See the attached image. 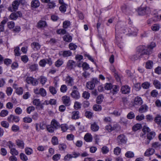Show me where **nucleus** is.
Returning a JSON list of instances; mask_svg holds the SVG:
<instances>
[{"instance_id": "nucleus-44", "label": "nucleus", "mask_w": 161, "mask_h": 161, "mask_svg": "<svg viewBox=\"0 0 161 161\" xmlns=\"http://www.w3.org/2000/svg\"><path fill=\"white\" fill-rule=\"evenodd\" d=\"M153 63L151 61H148L146 63V67L147 69H151L152 68Z\"/></svg>"}, {"instance_id": "nucleus-26", "label": "nucleus", "mask_w": 161, "mask_h": 161, "mask_svg": "<svg viewBox=\"0 0 161 161\" xmlns=\"http://www.w3.org/2000/svg\"><path fill=\"white\" fill-rule=\"evenodd\" d=\"M145 47V49L147 50V51H151L150 53H149L150 54L152 53V50H151L153 49V48L155 47L156 44L155 42H152L151 43V44L148 46L147 47H146L145 46H144Z\"/></svg>"}, {"instance_id": "nucleus-46", "label": "nucleus", "mask_w": 161, "mask_h": 161, "mask_svg": "<svg viewBox=\"0 0 161 161\" xmlns=\"http://www.w3.org/2000/svg\"><path fill=\"white\" fill-rule=\"evenodd\" d=\"M121 152V149L119 147H116L114 149V153L117 155H119Z\"/></svg>"}, {"instance_id": "nucleus-43", "label": "nucleus", "mask_w": 161, "mask_h": 161, "mask_svg": "<svg viewBox=\"0 0 161 161\" xmlns=\"http://www.w3.org/2000/svg\"><path fill=\"white\" fill-rule=\"evenodd\" d=\"M10 153L12 155H18L19 154L18 151L15 148L11 149L10 150Z\"/></svg>"}, {"instance_id": "nucleus-48", "label": "nucleus", "mask_w": 161, "mask_h": 161, "mask_svg": "<svg viewBox=\"0 0 161 161\" xmlns=\"http://www.w3.org/2000/svg\"><path fill=\"white\" fill-rule=\"evenodd\" d=\"M47 6H48V8L50 9H53L56 6L55 3L53 1L49 2L48 3Z\"/></svg>"}, {"instance_id": "nucleus-41", "label": "nucleus", "mask_w": 161, "mask_h": 161, "mask_svg": "<svg viewBox=\"0 0 161 161\" xmlns=\"http://www.w3.org/2000/svg\"><path fill=\"white\" fill-rule=\"evenodd\" d=\"M49 92L53 95H54L56 94L57 91L56 88L53 86H50L49 88Z\"/></svg>"}, {"instance_id": "nucleus-40", "label": "nucleus", "mask_w": 161, "mask_h": 161, "mask_svg": "<svg viewBox=\"0 0 161 161\" xmlns=\"http://www.w3.org/2000/svg\"><path fill=\"white\" fill-rule=\"evenodd\" d=\"M150 86V83L148 82H145L142 83V87L145 89H148Z\"/></svg>"}, {"instance_id": "nucleus-36", "label": "nucleus", "mask_w": 161, "mask_h": 161, "mask_svg": "<svg viewBox=\"0 0 161 161\" xmlns=\"http://www.w3.org/2000/svg\"><path fill=\"white\" fill-rule=\"evenodd\" d=\"M155 135V133L154 132H151L147 134V139L151 140L154 137Z\"/></svg>"}, {"instance_id": "nucleus-20", "label": "nucleus", "mask_w": 161, "mask_h": 161, "mask_svg": "<svg viewBox=\"0 0 161 161\" xmlns=\"http://www.w3.org/2000/svg\"><path fill=\"white\" fill-rule=\"evenodd\" d=\"M51 125L55 129H58L60 127L59 123L54 119L52 120L51 122Z\"/></svg>"}, {"instance_id": "nucleus-54", "label": "nucleus", "mask_w": 161, "mask_h": 161, "mask_svg": "<svg viewBox=\"0 0 161 161\" xmlns=\"http://www.w3.org/2000/svg\"><path fill=\"white\" fill-rule=\"evenodd\" d=\"M69 48L71 50H75L77 48V46L75 44H74L73 43H71L69 44Z\"/></svg>"}, {"instance_id": "nucleus-27", "label": "nucleus", "mask_w": 161, "mask_h": 161, "mask_svg": "<svg viewBox=\"0 0 161 161\" xmlns=\"http://www.w3.org/2000/svg\"><path fill=\"white\" fill-rule=\"evenodd\" d=\"M119 89V88L118 86L113 85L112 88V90L111 92L113 95L116 94L118 92Z\"/></svg>"}, {"instance_id": "nucleus-9", "label": "nucleus", "mask_w": 161, "mask_h": 161, "mask_svg": "<svg viewBox=\"0 0 161 161\" xmlns=\"http://www.w3.org/2000/svg\"><path fill=\"white\" fill-rule=\"evenodd\" d=\"M22 16L21 12L20 11H18L12 13L9 16V18L12 20H15L18 17H21Z\"/></svg>"}, {"instance_id": "nucleus-7", "label": "nucleus", "mask_w": 161, "mask_h": 161, "mask_svg": "<svg viewBox=\"0 0 161 161\" xmlns=\"http://www.w3.org/2000/svg\"><path fill=\"white\" fill-rule=\"evenodd\" d=\"M12 7L8 8V10L11 12L15 11L18 9L19 5L17 0H15L12 3Z\"/></svg>"}, {"instance_id": "nucleus-19", "label": "nucleus", "mask_w": 161, "mask_h": 161, "mask_svg": "<svg viewBox=\"0 0 161 161\" xmlns=\"http://www.w3.org/2000/svg\"><path fill=\"white\" fill-rule=\"evenodd\" d=\"M79 112L78 111H75L72 112L71 119H78L80 118Z\"/></svg>"}, {"instance_id": "nucleus-18", "label": "nucleus", "mask_w": 161, "mask_h": 161, "mask_svg": "<svg viewBox=\"0 0 161 161\" xmlns=\"http://www.w3.org/2000/svg\"><path fill=\"white\" fill-rule=\"evenodd\" d=\"M84 139L87 142H91L92 140V136L91 134L86 133L84 136Z\"/></svg>"}, {"instance_id": "nucleus-23", "label": "nucleus", "mask_w": 161, "mask_h": 161, "mask_svg": "<svg viewBox=\"0 0 161 161\" xmlns=\"http://www.w3.org/2000/svg\"><path fill=\"white\" fill-rule=\"evenodd\" d=\"M47 26V24L45 21L40 20L37 24V27L38 28H42Z\"/></svg>"}, {"instance_id": "nucleus-49", "label": "nucleus", "mask_w": 161, "mask_h": 161, "mask_svg": "<svg viewBox=\"0 0 161 161\" xmlns=\"http://www.w3.org/2000/svg\"><path fill=\"white\" fill-rule=\"evenodd\" d=\"M67 146L64 143L60 144L58 145L59 149L61 151H64L66 149Z\"/></svg>"}, {"instance_id": "nucleus-1", "label": "nucleus", "mask_w": 161, "mask_h": 161, "mask_svg": "<svg viewBox=\"0 0 161 161\" xmlns=\"http://www.w3.org/2000/svg\"><path fill=\"white\" fill-rule=\"evenodd\" d=\"M145 48L144 46H139L137 47L136 54L131 57V59L133 60H136L141 58L144 55L149 54L151 51H147Z\"/></svg>"}, {"instance_id": "nucleus-51", "label": "nucleus", "mask_w": 161, "mask_h": 161, "mask_svg": "<svg viewBox=\"0 0 161 161\" xmlns=\"http://www.w3.org/2000/svg\"><path fill=\"white\" fill-rule=\"evenodd\" d=\"M93 109L95 111H100L102 110V107L100 105L96 104L93 106Z\"/></svg>"}, {"instance_id": "nucleus-15", "label": "nucleus", "mask_w": 161, "mask_h": 161, "mask_svg": "<svg viewBox=\"0 0 161 161\" xmlns=\"http://www.w3.org/2000/svg\"><path fill=\"white\" fill-rule=\"evenodd\" d=\"M155 150L153 148H149L147 149L144 153V155L146 156H149L154 154Z\"/></svg>"}, {"instance_id": "nucleus-52", "label": "nucleus", "mask_w": 161, "mask_h": 161, "mask_svg": "<svg viewBox=\"0 0 161 161\" xmlns=\"http://www.w3.org/2000/svg\"><path fill=\"white\" fill-rule=\"evenodd\" d=\"M38 67L37 64H34L31 65L29 67V69L31 71H34L37 70Z\"/></svg>"}, {"instance_id": "nucleus-14", "label": "nucleus", "mask_w": 161, "mask_h": 161, "mask_svg": "<svg viewBox=\"0 0 161 161\" xmlns=\"http://www.w3.org/2000/svg\"><path fill=\"white\" fill-rule=\"evenodd\" d=\"M121 91L123 94H126L130 93V87L127 85H125L122 87Z\"/></svg>"}, {"instance_id": "nucleus-32", "label": "nucleus", "mask_w": 161, "mask_h": 161, "mask_svg": "<svg viewBox=\"0 0 161 161\" xmlns=\"http://www.w3.org/2000/svg\"><path fill=\"white\" fill-rule=\"evenodd\" d=\"M51 142L53 145H56L58 144V138L56 136H53L51 139Z\"/></svg>"}, {"instance_id": "nucleus-64", "label": "nucleus", "mask_w": 161, "mask_h": 161, "mask_svg": "<svg viewBox=\"0 0 161 161\" xmlns=\"http://www.w3.org/2000/svg\"><path fill=\"white\" fill-rule=\"evenodd\" d=\"M67 90V86L65 85H62L60 88V91L61 92L65 93Z\"/></svg>"}, {"instance_id": "nucleus-5", "label": "nucleus", "mask_w": 161, "mask_h": 161, "mask_svg": "<svg viewBox=\"0 0 161 161\" xmlns=\"http://www.w3.org/2000/svg\"><path fill=\"white\" fill-rule=\"evenodd\" d=\"M26 81L28 84H32L33 86H36L38 84L37 80L31 77H27Z\"/></svg>"}, {"instance_id": "nucleus-8", "label": "nucleus", "mask_w": 161, "mask_h": 161, "mask_svg": "<svg viewBox=\"0 0 161 161\" xmlns=\"http://www.w3.org/2000/svg\"><path fill=\"white\" fill-rule=\"evenodd\" d=\"M20 120L19 117L17 116L11 114L7 118L8 121L9 122H18Z\"/></svg>"}, {"instance_id": "nucleus-59", "label": "nucleus", "mask_w": 161, "mask_h": 161, "mask_svg": "<svg viewBox=\"0 0 161 161\" xmlns=\"http://www.w3.org/2000/svg\"><path fill=\"white\" fill-rule=\"evenodd\" d=\"M90 96V93L87 92H84L82 95V97L85 99H89Z\"/></svg>"}, {"instance_id": "nucleus-62", "label": "nucleus", "mask_w": 161, "mask_h": 161, "mask_svg": "<svg viewBox=\"0 0 161 161\" xmlns=\"http://www.w3.org/2000/svg\"><path fill=\"white\" fill-rule=\"evenodd\" d=\"M19 50V47H17L15 48L14 49V52L15 56H19L20 55L21 53H20Z\"/></svg>"}, {"instance_id": "nucleus-12", "label": "nucleus", "mask_w": 161, "mask_h": 161, "mask_svg": "<svg viewBox=\"0 0 161 161\" xmlns=\"http://www.w3.org/2000/svg\"><path fill=\"white\" fill-rule=\"evenodd\" d=\"M149 9V8L147 7L142 8L139 10V14L140 15L147 14L150 12Z\"/></svg>"}, {"instance_id": "nucleus-30", "label": "nucleus", "mask_w": 161, "mask_h": 161, "mask_svg": "<svg viewBox=\"0 0 161 161\" xmlns=\"http://www.w3.org/2000/svg\"><path fill=\"white\" fill-rule=\"evenodd\" d=\"M153 84L155 87L158 89H160L161 87V84L159 81L157 80H154Z\"/></svg>"}, {"instance_id": "nucleus-55", "label": "nucleus", "mask_w": 161, "mask_h": 161, "mask_svg": "<svg viewBox=\"0 0 161 161\" xmlns=\"http://www.w3.org/2000/svg\"><path fill=\"white\" fill-rule=\"evenodd\" d=\"M159 25L158 24H155L151 27L152 29L154 31H158L159 30Z\"/></svg>"}, {"instance_id": "nucleus-39", "label": "nucleus", "mask_w": 161, "mask_h": 161, "mask_svg": "<svg viewBox=\"0 0 161 161\" xmlns=\"http://www.w3.org/2000/svg\"><path fill=\"white\" fill-rule=\"evenodd\" d=\"M155 122L158 124H159L161 123V116L158 114L154 119Z\"/></svg>"}, {"instance_id": "nucleus-24", "label": "nucleus", "mask_w": 161, "mask_h": 161, "mask_svg": "<svg viewBox=\"0 0 161 161\" xmlns=\"http://www.w3.org/2000/svg\"><path fill=\"white\" fill-rule=\"evenodd\" d=\"M40 2L38 0H33L31 2V5L32 7L36 8L40 6Z\"/></svg>"}, {"instance_id": "nucleus-53", "label": "nucleus", "mask_w": 161, "mask_h": 161, "mask_svg": "<svg viewBox=\"0 0 161 161\" xmlns=\"http://www.w3.org/2000/svg\"><path fill=\"white\" fill-rule=\"evenodd\" d=\"M8 112L6 110H3L0 113V116L2 117H4L8 115Z\"/></svg>"}, {"instance_id": "nucleus-3", "label": "nucleus", "mask_w": 161, "mask_h": 161, "mask_svg": "<svg viewBox=\"0 0 161 161\" xmlns=\"http://www.w3.org/2000/svg\"><path fill=\"white\" fill-rule=\"evenodd\" d=\"M47 64H48L49 66H51L52 65L53 62L51 58H47L41 59L39 62V65L42 67H45Z\"/></svg>"}, {"instance_id": "nucleus-13", "label": "nucleus", "mask_w": 161, "mask_h": 161, "mask_svg": "<svg viewBox=\"0 0 161 161\" xmlns=\"http://www.w3.org/2000/svg\"><path fill=\"white\" fill-rule=\"evenodd\" d=\"M70 96L75 99H78L80 97V93L77 90H72V92L70 93Z\"/></svg>"}, {"instance_id": "nucleus-38", "label": "nucleus", "mask_w": 161, "mask_h": 161, "mask_svg": "<svg viewBox=\"0 0 161 161\" xmlns=\"http://www.w3.org/2000/svg\"><path fill=\"white\" fill-rule=\"evenodd\" d=\"M39 94L42 97H45L47 95L46 91L43 88H41L40 89Z\"/></svg>"}, {"instance_id": "nucleus-6", "label": "nucleus", "mask_w": 161, "mask_h": 161, "mask_svg": "<svg viewBox=\"0 0 161 161\" xmlns=\"http://www.w3.org/2000/svg\"><path fill=\"white\" fill-rule=\"evenodd\" d=\"M80 156V153H78L74 152L71 154H67L64 157V160L67 161L72 158H76Z\"/></svg>"}, {"instance_id": "nucleus-28", "label": "nucleus", "mask_w": 161, "mask_h": 161, "mask_svg": "<svg viewBox=\"0 0 161 161\" xmlns=\"http://www.w3.org/2000/svg\"><path fill=\"white\" fill-rule=\"evenodd\" d=\"M152 147L153 149H159L161 147V144L158 142H155L152 144Z\"/></svg>"}, {"instance_id": "nucleus-56", "label": "nucleus", "mask_w": 161, "mask_h": 161, "mask_svg": "<svg viewBox=\"0 0 161 161\" xmlns=\"http://www.w3.org/2000/svg\"><path fill=\"white\" fill-rule=\"evenodd\" d=\"M13 90L12 88L10 87H8L7 88L6 92L8 96H10L11 95L13 92Z\"/></svg>"}, {"instance_id": "nucleus-57", "label": "nucleus", "mask_w": 161, "mask_h": 161, "mask_svg": "<svg viewBox=\"0 0 161 161\" xmlns=\"http://www.w3.org/2000/svg\"><path fill=\"white\" fill-rule=\"evenodd\" d=\"M66 31L64 29H58L56 30V32L58 34L64 35L66 33Z\"/></svg>"}, {"instance_id": "nucleus-16", "label": "nucleus", "mask_w": 161, "mask_h": 161, "mask_svg": "<svg viewBox=\"0 0 161 161\" xmlns=\"http://www.w3.org/2000/svg\"><path fill=\"white\" fill-rule=\"evenodd\" d=\"M16 143L19 148L23 149L24 148L25 143L23 140L17 139L16 141Z\"/></svg>"}, {"instance_id": "nucleus-17", "label": "nucleus", "mask_w": 161, "mask_h": 161, "mask_svg": "<svg viewBox=\"0 0 161 161\" xmlns=\"http://www.w3.org/2000/svg\"><path fill=\"white\" fill-rule=\"evenodd\" d=\"M143 103L142 100V98L139 97H136L134 101V105H140Z\"/></svg>"}, {"instance_id": "nucleus-2", "label": "nucleus", "mask_w": 161, "mask_h": 161, "mask_svg": "<svg viewBox=\"0 0 161 161\" xmlns=\"http://www.w3.org/2000/svg\"><path fill=\"white\" fill-rule=\"evenodd\" d=\"M100 84V82L97 78H93L92 80L86 83L87 88L89 90H93L95 85Z\"/></svg>"}, {"instance_id": "nucleus-4", "label": "nucleus", "mask_w": 161, "mask_h": 161, "mask_svg": "<svg viewBox=\"0 0 161 161\" xmlns=\"http://www.w3.org/2000/svg\"><path fill=\"white\" fill-rule=\"evenodd\" d=\"M127 139L125 136L123 134L119 135L117 138L116 141L119 145L125 144L126 143Z\"/></svg>"}, {"instance_id": "nucleus-50", "label": "nucleus", "mask_w": 161, "mask_h": 161, "mask_svg": "<svg viewBox=\"0 0 161 161\" xmlns=\"http://www.w3.org/2000/svg\"><path fill=\"white\" fill-rule=\"evenodd\" d=\"M19 156L20 159L22 161H26L28 159L27 157L24 153H21L19 155Z\"/></svg>"}, {"instance_id": "nucleus-47", "label": "nucleus", "mask_w": 161, "mask_h": 161, "mask_svg": "<svg viewBox=\"0 0 161 161\" xmlns=\"http://www.w3.org/2000/svg\"><path fill=\"white\" fill-rule=\"evenodd\" d=\"M134 153L131 151H127L125 154V157L127 158H132L134 156Z\"/></svg>"}, {"instance_id": "nucleus-11", "label": "nucleus", "mask_w": 161, "mask_h": 161, "mask_svg": "<svg viewBox=\"0 0 161 161\" xmlns=\"http://www.w3.org/2000/svg\"><path fill=\"white\" fill-rule=\"evenodd\" d=\"M65 82L68 86H71L74 84V79L69 75H68L65 79Z\"/></svg>"}, {"instance_id": "nucleus-29", "label": "nucleus", "mask_w": 161, "mask_h": 161, "mask_svg": "<svg viewBox=\"0 0 161 161\" xmlns=\"http://www.w3.org/2000/svg\"><path fill=\"white\" fill-rule=\"evenodd\" d=\"M75 64V62L71 60H69L67 63V67L70 69H71L73 68Z\"/></svg>"}, {"instance_id": "nucleus-63", "label": "nucleus", "mask_w": 161, "mask_h": 161, "mask_svg": "<svg viewBox=\"0 0 161 161\" xmlns=\"http://www.w3.org/2000/svg\"><path fill=\"white\" fill-rule=\"evenodd\" d=\"M82 66L84 70H88L90 68L89 65L86 62L83 63L82 65Z\"/></svg>"}, {"instance_id": "nucleus-25", "label": "nucleus", "mask_w": 161, "mask_h": 161, "mask_svg": "<svg viewBox=\"0 0 161 161\" xmlns=\"http://www.w3.org/2000/svg\"><path fill=\"white\" fill-rule=\"evenodd\" d=\"M31 46L34 50L35 51L39 50L41 47V45L39 43L35 42L31 44Z\"/></svg>"}, {"instance_id": "nucleus-42", "label": "nucleus", "mask_w": 161, "mask_h": 161, "mask_svg": "<svg viewBox=\"0 0 161 161\" xmlns=\"http://www.w3.org/2000/svg\"><path fill=\"white\" fill-rule=\"evenodd\" d=\"M32 149L30 147H26L25 148V153L27 155H30L33 153Z\"/></svg>"}, {"instance_id": "nucleus-45", "label": "nucleus", "mask_w": 161, "mask_h": 161, "mask_svg": "<svg viewBox=\"0 0 161 161\" xmlns=\"http://www.w3.org/2000/svg\"><path fill=\"white\" fill-rule=\"evenodd\" d=\"M142 128V125L140 124H137L135 125L132 127V130L134 131H137Z\"/></svg>"}, {"instance_id": "nucleus-60", "label": "nucleus", "mask_w": 161, "mask_h": 161, "mask_svg": "<svg viewBox=\"0 0 161 161\" xmlns=\"http://www.w3.org/2000/svg\"><path fill=\"white\" fill-rule=\"evenodd\" d=\"M127 117L129 119H132L135 118V115L133 112L131 111L128 114Z\"/></svg>"}, {"instance_id": "nucleus-21", "label": "nucleus", "mask_w": 161, "mask_h": 161, "mask_svg": "<svg viewBox=\"0 0 161 161\" xmlns=\"http://www.w3.org/2000/svg\"><path fill=\"white\" fill-rule=\"evenodd\" d=\"M99 128V126L96 122H94L91 125V130L93 131L96 132L98 131Z\"/></svg>"}, {"instance_id": "nucleus-61", "label": "nucleus", "mask_w": 161, "mask_h": 161, "mask_svg": "<svg viewBox=\"0 0 161 161\" xmlns=\"http://www.w3.org/2000/svg\"><path fill=\"white\" fill-rule=\"evenodd\" d=\"M7 153V152L6 149L4 148H2L0 149V154L1 155L4 156H5Z\"/></svg>"}, {"instance_id": "nucleus-58", "label": "nucleus", "mask_w": 161, "mask_h": 161, "mask_svg": "<svg viewBox=\"0 0 161 161\" xmlns=\"http://www.w3.org/2000/svg\"><path fill=\"white\" fill-rule=\"evenodd\" d=\"M101 151L103 154H106L108 152L109 149L106 146H103L101 149Z\"/></svg>"}, {"instance_id": "nucleus-10", "label": "nucleus", "mask_w": 161, "mask_h": 161, "mask_svg": "<svg viewBox=\"0 0 161 161\" xmlns=\"http://www.w3.org/2000/svg\"><path fill=\"white\" fill-rule=\"evenodd\" d=\"M62 100L63 104L65 106H68L70 105L71 101L69 97L67 96H64L62 97Z\"/></svg>"}, {"instance_id": "nucleus-31", "label": "nucleus", "mask_w": 161, "mask_h": 161, "mask_svg": "<svg viewBox=\"0 0 161 161\" xmlns=\"http://www.w3.org/2000/svg\"><path fill=\"white\" fill-rule=\"evenodd\" d=\"M63 40L66 42H70L72 40V37L71 36L69 35H64L63 37Z\"/></svg>"}, {"instance_id": "nucleus-34", "label": "nucleus", "mask_w": 161, "mask_h": 161, "mask_svg": "<svg viewBox=\"0 0 161 161\" xmlns=\"http://www.w3.org/2000/svg\"><path fill=\"white\" fill-rule=\"evenodd\" d=\"M72 54V52L70 51L66 50L63 52L62 55L64 57H66L71 56Z\"/></svg>"}, {"instance_id": "nucleus-35", "label": "nucleus", "mask_w": 161, "mask_h": 161, "mask_svg": "<svg viewBox=\"0 0 161 161\" xmlns=\"http://www.w3.org/2000/svg\"><path fill=\"white\" fill-rule=\"evenodd\" d=\"M63 61L61 59H59L55 62L54 65L57 67H59L63 64Z\"/></svg>"}, {"instance_id": "nucleus-33", "label": "nucleus", "mask_w": 161, "mask_h": 161, "mask_svg": "<svg viewBox=\"0 0 161 161\" xmlns=\"http://www.w3.org/2000/svg\"><path fill=\"white\" fill-rule=\"evenodd\" d=\"M116 128L115 125H114L112 126L111 125H106L105 127V129L108 131H111L112 130H115Z\"/></svg>"}, {"instance_id": "nucleus-22", "label": "nucleus", "mask_w": 161, "mask_h": 161, "mask_svg": "<svg viewBox=\"0 0 161 161\" xmlns=\"http://www.w3.org/2000/svg\"><path fill=\"white\" fill-rule=\"evenodd\" d=\"M148 108L147 106L146 105H143L139 109V112L141 113L146 112L147 111Z\"/></svg>"}, {"instance_id": "nucleus-37", "label": "nucleus", "mask_w": 161, "mask_h": 161, "mask_svg": "<svg viewBox=\"0 0 161 161\" xmlns=\"http://www.w3.org/2000/svg\"><path fill=\"white\" fill-rule=\"evenodd\" d=\"M81 104L80 102L76 101L74 103V107L75 109L78 110L81 108Z\"/></svg>"}]
</instances>
